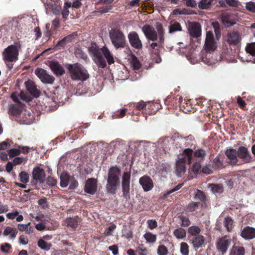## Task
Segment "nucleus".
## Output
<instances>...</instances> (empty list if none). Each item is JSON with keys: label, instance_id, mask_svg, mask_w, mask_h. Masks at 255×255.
<instances>
[{"label": "nucleus", "instance_id": "obj_1", "mask_svg": "<svg viewBox=\"0 0 255 255\" xmlns=\"http://www.w3.org/2000/svg\"><path fill=\"white\" fill-rule=\"evenodd\" d=\"M89 51L92 59L99 67L105 68L107 66L106 61L103 57V54L109 65L115 63L113 54L107 46L99 48L96 46H91L89 48Z\"/></svg>", "mask_w": 255, "mask_h": 255}, {"label": "nucleus", "instance_id": "obj_2", "mask_svg": "<svg viewBox=\"0 0 255 255\" xmlns=\"http://www.w3.org/2000/svg\"><path fill=\"white\" fill-rule=\"evenodd\" d=\"M121 171L120 168L117 166H112L108 170L106 189L108 193L115 194L118 186L119 185V177Z\"/></svg>", "mask_w": 255, "mask_h": 255}, {"label": "nucleus", "instance_id": "obj_3", "mask_svg": "<svg viewBox=\"0 0 255 255\" xmlns=\"http://www.w3.org/2000/svg\"><path fill=\"white\" fill-rule=\"evenodd\" d=\"M67 68L73 80L83 82L89 78V74L87 70L78 63L69 65Z\"/></svg>", "mask_w": 255, "mask_h": 255}, {"label": "nucleus", "instance_id": "obj_4", "mask_svg": "<svg viewBox=\"0 0 255 255\" xmlns=\"http://www.w3.org/2000/svg\"><path fill=\"white\" fill-rule=\"evenodd\" d=\"M193 158V150L187 148L184 150L182 157L180 158L176 164V172L178 177L181 176L185 172L186 164L190 163Z\"/></svg>", "mask_w": 255, "mask_h": 255}, {"label": "nucleus", "instance_id": "obj_5", "mask_svg": "<svg viewBox=\"0 0 255 255\" xmlns=\"http://www.w3.org/2000/svg\"><path fill=\"white\" fill-rule=\"evenodd\" d=\"M21 48L19 42H15L5 48L2 53L3 59L5 63L12 62L18 59L19 51Z\"/></svg>", "mask_w": 255, "mask_h": 255}, {"label": "nucleus", "instance_id": "obj_6", "mask_svg": "<svg viewBox=\"0 0 255 255\" xmlns=\"http://www.w3.org/2000/svg\"><path fill=\"white\" fill-rule=\"evenodd\" d=\"M112 43L116 49L124 48L126 45V36L122 31L119 29H112L109 32Z\"/></svg>", "mask_w": 255, "mask_h": 255}, {"label": "nucleus", "instance_id": "obj_7", "mask_svg": "<svg viewBox=\"0 0 255 255\" xmlns=\"http://www.w3.org/2000/svg\"><path fill=\"white\" fill-rule=\"evenodd\" d=\"M217 42L214 38L213 32L211 31H207L204 50L206 53L211 54L217 49Z\"/></svg>", "mask_w": 255, "mask_h": 255}, {"label": "nucleus", "instance_id": "obj_8", "mask_svg": "<svg viewBox=\"0 0 255 255\" xmlns=\"http://www.w3.org/2000/svg\"><path fill=\"white\" fill-rule=\"evenodd\" d=\"M35 74L44 84H52L55 80L53 76L49 75L46 70L41 68H37Z\"/></svg>", "mask_w": 255, "mask_h": 255}, {"label": "nucleus", "instance_id": "obj_9", "mask_svg": "<svg viewBox=\"0 0 255 255\" xmlns=\"http://www.w3.org/2000/svg\"><path fill=\"white\" fill-rule=\"evenodd\" d=\"M130 179V172L126 170L123 173L122 182L123 196L125 198L129 196Z\"/></svg>", "mask_w": 255, "mask_h": 255}, {"label": "nucleus", "instance_id": "obj_10", "mask_svg": "<svg viewBox=\"0 0 255 255\" xmlns=\"http://www.w3.org/2000/svg\"><path fill=\"white\" fill-rule=\"evenodd\" d=\"M231 243V240L228 236H225L220 239L216 243V247L218 251L222 254L226 253Z\"/></svg>", "mask_w": 255, "mask_h": 255}, {"label": "nucleus", "instance_id": "obj_11", "mask_svg": "<svg viewBox=\"0 0 255 255\" xmlns=\"http://www.w3.org/2000/svg\"><path fill=\"white\" fill-rule=\"evenodd\" d=\"M237 152L238 158L242 160L243 163H249L253 160L252 155L246 147L240 146Z\"/></svg>", "mask_w": 255, "mask_h": 255}, {"label": "nucleus", "instance_id": "obj_12", "mask_svg": "<svg viewBox=\"0 0 255 255\" xmlns=\"http://www.w3.org/2000/svg\"><path fill=\"white\" fill-rule=\"evenodd\" d=\"M130 45L136 48L141 49L142 47L141 41L140 40L137 33L134 31L130 32L128 35Z\"/></svg>", "mask_w": 255, "mask_h": 255}, {"label": "nucleus", "instance_id": "obj_13", "mask_svg": "<svg viewBox=\"0 0 255 255\" xmlns=\"http://www.w3.org/2000/svg\"><path fill=\"white\" fill-rule=\"evenodd\" d=\"M142 31L148 40L152 41H155L157 40L158 36L157 32L154 27L150 25H146L142 27Z\"/></svg>", "mask_w": 255, "mask_h": 255}, {"label": "nucleus", "instance_id": "obj_14", "mask_svg": "<svg viewBox=\"0 0 255 255\" xmlns=\"http://www.w3.org/2000/svg\"><path fill=\"white\" fill-rule=\"evenodd\" d=\"M97 189V179L91 178L88 179L86 182L84 190L90 194H94Z\"/></svg>", "mask_w": 255, "mask_h": 255}, {"label": "nucleus", "instance_id": "obj_15", "mask_svg": "<svg viewBox=\"0 0 255 255\" xmlns=\"http://www.w3.org/2000/svg\"><path fill=\"white\" fill-rule=\"evenodd\" d=\"M226 155L227 157L228 162L229 163L238 165L241 164V162H240L238 159V152L236 149L233 148L227 149L226 151Z\"/></svg>", "mask_w": 255, "mask_h": 255}, {"label": "nucleus", "instance_id": "obj_16", "mask_svg": "<svg viewBox=\"0 0 255 255\" xmlns=\"http://www.w3.org/2000/svg\"><path fill=\"white\" fill-rule=\"evenodd\" d=\"M45 177V173L43 169L39 167H36L33 169L32 178L36 182L40 183H44Z\"/></svg>", "mask_w": 255, "mask_h": 255}, {"label": "nucleus", "instance_id": "obj_17", "mask_svg": "<svg viewBox=\"0 0 255 255\" xmlns=\"http://www.w3.org/2000/svg\"><path fill=\"white\" fill-rule=\"evenodd\" d=\"M139 184L142 187L143 190L145 192L151 190L153 187V183L151 179L146 176L140 178L139 180Z\"/></svg>", "mask_w": 255, "mask_h": 255}, {"label": "nucleus", "instance_id": "obj_18", "mask_svg": "<svg viewBox=\"0 0 255 255\" xmlns=\"http://www.w3.org/2000/svg\"><path fill=\"white\" fill-rule=\"evenodd\" d=\"M189 32L191 35L198 37L201 35V28L200 25L196 22H191L188 26Z\"/></svg>", "mask_w": 255, "mask_h": 255}, {"label": "nucleus", "instance_id": "obj_19", "mask_svg": "<svg viewBox=\"0 0 255 255\" xmlns=\"http://www.w3.org/2000/svg\"><path fill=\"white\" fill-rule=\"evenodd\" d=\"M49 66L53 73L57 76H61L64 73L63 67L56 61H50Z\"/></svg>", "mask_w": 255, "mask_h": 255}, {"label": "nucleus", "instance_id": "obj_20", "mask_svg": "<svg viewBox=\"0 0 255 255\" xmlns=\"http://www.w3.org/2000/svg\"><path fill=\"white\" fill-rule=\"evenodd\" d=\"M241 237L246 240H250L255 238V228L247 226L241 233Z\"/></svg>", "mask_w": 255, "mask_h": 255}, {"label": "nucleus", "instance_id": "obj_21", "mask_svg": "<svg viewBox=\"0 0 255 255\" xmlns=\"http://www.w3.org/2000/svg\"><path fill=\"white\" fill-rule=\"evenodd\" d=\"M27 90L35 98H38L40 95V92L36 88L34 83L31 81L25 82Z\"/></svg>", "mask_w": 255, "mask_h": 255}, {"label": "nucleus", "instance_id": "obj_22", "mask_svg": "<svg viewBox=\"0 0 255 255\" xmlns=\"http://www.w3.org/2000/svg\"><path fill=\"white\" fill-rule=\"evenodd\" d=\"M246 51L247 53L249 54L250 58L246 59L243 60V61H252L255 63V43H252L247 44L246 47Z\"/></svg>", "mask_w": 255, "mask_h": 255}, {"label": "nucleus", "instance_id": "obj_23", "mask_svg": "<svg viewBox=\"0 0 255 255\" xmlns=\"http://www.w3.org/2000/svg\"><path fill=\"white\" fill-rule=\"evenodd\" d=\"M46 12L47 14L52 11L55 14H58L60 12V7L55 2H46L45 4Z\"/></svg>", "mask_w": 255, "mask_h": 255}, {"label": "nucleus", "instance_id": "obj_24", "mask_svg": "<svg viewBox=\"0 0 255 255\" xmlns=\"http://www.w3.org/2000/svg\"><path fill=\"white\" fill-rule=\"evenodd\" d=\"M21 122L23 124L29 125L32 123L33 116L27 111H24L21 114Z\"/></svg>", "mask_w": 255, "mask_h": 255}, {"label": "nucleus", "instance_id": "obj_25", "mask_svg": "<svg viewBox=\"0 0 255 255\" xmlns=\"http://www.w3.org/2000/svg\"><path fill=\"white\" fill-rule=\"evenodd\" d=\"M240 40V37L237 32H231L228 34V42L230 45H236Z\"/></svg>", "mask_w": 255, "mask_h": 255}, {"label": "nucleus", "instance_id": "obj_26", "mask_svg": "<svg viewBox=\"0 0 255 255\" xmlns=\"http://www.w3.org/2000/svg\"><path fill=\"white\" fill-rule=\"evenodd\" d=\"M11 98L16 104L21 103V101H27V97L23 92H21L20 93L17 92L12 93Z\"/></svg>", "mask_w": 255, "mask_h": 255}, {"label": "nucleus", "instance_id": "obj_27", "mask_svg": "<svg viewBox=\"0 0 255 255\" xmlns=\"http://www.w3.org/2000/svg\"><path fill=\"white\" fill-rule=\"evenodd\" d=\"M205 239L202 235H198L193 237L192 240V245L194 248L199 249L204 244Z\"/></svg>", "mask_w": 255, "mask_h": 255}, {"label": "nucleus", "instance_id": "obj_28", "mask_svg": "<svg viewBox=\"0 0 255 255\" xmlns=\"http://www.w3.org/2000/svg\"><path fill=\"white\" fill-rule=\"evenodd\" d=\"M22 108V103L11 104L9 106V113L12 115H17L21 111Z\"/></svg>", "mask_w": 255, "mask_h": 255}, {"label": "nucleus", "instance_id": "obj_29", "mask_svg": "<svg viewBox=\"0 0 255 255\" xmlns=\"http://www.w3.org/2000/svg\"><path fill=\"white\" fill-rule=\"evenodd\" d=\"M233 16V15L232 14H226L222 17V22L225 26L229 27L236 23V20L232 19Z\"/></svg>", "mask_w": 255, "mask_h": 255}, {"label": "nucleus", "instance_id": "obj_30", "mask_svg": "<svg viewBox=\"0 0 255 255\" xmlns=\"http://www.w3.org/2000/svg\"><path fill=\"white\" fill-rule=\"evenodd\" d=\"M245 249L243 247L234 246L230 250L229 255H245Z\"/></svg>", "mask_w": 255, "mask_h": 255}, {"label": "nucleus", "instance_id": "obj_31", "mask_svg": "<svg viewBox=\"0 0 255 255\" xmlns=\"http://www.w3.org/2000/svg\"><path fill=\"white\" fill-rule=\"evenodd\" d=\"M4 236H9L10 239H14L17 234V231L16 229L12 228L10 227H6L3 233Z\"/></svg>", "mask_w": 255, "mask_h": 255}, {"label": "nucleus", "instance_id": "obj_32", "mask_svg": "<svg viewBox=\"0 0 255 255\" xmlns=\"http://www.w3.org/2000/svg\"><path fill=\"white\" fill-rule=\"evenodd\" d=\"M173 234L177 239L183 240L186 237V232L185 229L179 227L174 230Z\"/></svg>", "mask_w": 255, "mask_h": 255}, {"label": "nucleus", "instance_id": "obj_33", "mask_svg": "<svg viewBox=\"0 0 255 255\" xmlns=\"http://www.w3.org/2000/svg\"><path fill=\"white\" fill-rule=\"evenodd\" d=\"M194 198L195 200L200 201L201 203V205L202 207H204L206 206V198L205 194L200 190H197V192L196 193Z\"/></svg>", "mask_w": 255, "mask_h": 255}, {"label": "nucleus", "instance_id": "obj_34", "mask_svg": "<svg viewBox=\"0 0 255 255\" xmlns=\"http://www.w3.org/2000/svg\"><path fill=\"white\" fill-rule=\"evenodd\" d=\"M72 177L66 173L63 172L60 175V186L64 188L67 186Z\"/></svg>", "mask_w": 255, "mask_h": 255}, {"label": "nucleus", "instance_id": "obj_35", "mask_svg": "<svg viewBox=\"0 0 255 255\" xmlns=\"http://www.w3.org/2000/svg\"><path fill=\"white\" fill-rule=\"evenodd\" d=\"M155 26L158 34L159 43L162 44L164 40V30L162 24L160 23H156Z\"/></svg>", "mask_w": 255, "mask_h": 255}, {"label": "nucleus", "instance_id": "obj_36", "mask_svg": "<svg viewBox=\"0 0 255 255\" xmlns=\"http://www.w3.org/2000/svg\"><path fill=\"white\" fill-rule=\"evenodd\" d=\"M79 223V219L76 218H69L65 220L64 224L67 226L75 229Z\"/></svg>", "mask_w": 255, "mask_h": 255}, {"label": "nucleus", "instance_id": "obj_37", "mask_svg": "<svg viewBox=\"0 0 255 255\" xmlns=\"http://www.w3.org/2000/svg\"><path fill=\"white\" fill-rule=\"evenodd\" d=\"M182 31V27L179 23L174 21L170 23L169 27V33L172 34L177 31Z\"/></svg>", "mask_w": 255, "mask_h": 255}, {"label": "nucleus", "instance_id": "obj_38", "mask_svg": "<svg viewBox=\"0 0 255 255\" xmlns=\"http://www.w3.org/2000/svg\"><path fill=\"white\" fill-rule=\"evenodd\" d=\"M17 227L19 231H24L27 234H30L33 232V230L30 223L27 224H19Z\"/></svg>", "mask_w": 255, "mask_h": 255}, {"label": "nucleus", "instance_id": "obj_39", "mask_svg": "<svg viewBox=\"0 0 255 255\" xmlns=\"http://www.w3.org/2000/svg\"><path fill=\"white\" fill-rule=\"evenodd\" d=\"M213 0H201L198 3V6L200 9H207L211 6Z\"/></svg>", "mask_w": 255, "mask_h": 255}, {"label": "nucleus", "instance_id": "obj_40", "mask_svg": "<svg viewBox=\"0 0 255 255\" xmlns=\"http://www.w3.org/2000/svg\"><path fill=\"white\" fill-rule=\"evenodd\" d=\"M38 246L41 249L45 251H49L51 247V244L47 243L43 239H40L38 241Z\"/></svg>", "mask_w": 255, "mask_h": 255}, {"label": "nucleus", "instance_id": "obj_41", "mask_svg": "<svg viewBox=\"0 0 255 255\" xmlns=\"http://www.w3.org/2000/svg\"><path fill=\"white\" fill-rule=\"evenodd\" d=\"M71 6V2H65L64 3V7L62 10L61 13L62 15V17L64 19H66L69 15V11L68 10V8Z\"/></svg>", "mask_w": 255, "mask_h": 255}, {"label": "nucleus", "instance_id": "obj_42", "mask_svg": "<svg viewBox=\"0 0 255 255\" xmlns=\"http://www.w3.org/2000/svg\"><path fill=\"white\" fill-rule=\"evenodd\" d=\"M200 228L197 226H192L189 228L188 233L193 237H195L199 235V234L200 233Z\"/></svg>", "mask_w": 255, "mask_h": 255}, {"label": "nucleus", "instance_id": "obj_43", "mask_svg": "<svg viewBox=\"0 0 255 255\" xmlns=\"http://www.w3.org/2000/svg\"><path fill=\"white\" fill-rule=\"evenodd\" d=\"M211 189L214 193H221L224 191L223 186L221 184H212Z\"/></svg>", "mask_w": 255, "mask_h": 255}, {"label": "nucleus", "instance_id": "obj_44", "mask_svg": "<svg viewBox=\"0 0 255 255\" xmlns=\"http://www.w3.org/2000/svg\"><path fill=\"white\" fill-rule=\"evenodd\" d=\"M18 177L20 181L22 182L27 183L29 182V175L25 171L21 172L18 175Z\"/></svg>", "mask_w": 255, "mask_h": 255}, {"label": "nucleus", "instance_id": "obj_45", "mask_svg": "<svg viewBox=\"0 0 255 255\" xmlns=\"http://www.w3.org/2000/svg\"><path fill=\"white\" fill-rule=\"evenodd\" d=\"M233 221L230 217H226L225 218L224 225L227 231L230 232L233 228Z\"/></svg>", "mask_w": 255, "mask_h": 255}, {"label": "nucleus", "instance_id": "obj_46", "mask_svg": "<svg viewBox=\"0 0 255 255\" xmlns=\"http://www.w3.org/2000/svg\"><path fill=\"white\" fill-rule=\"evenodd\" d=\"M180 253L182 255H189V246L186 243H181L180 244Z\"/></svg>", "mask_w": 255, "mask_h": 255}, {"label": "nucleus", "instance_id": "obj_47", "mask_svg": "<svg viewBox=\"0 0 255 255\" xmlns=\"http://www.w3.org/2000/svg\"><path fill=\"white\" fill-rule=\"evenodd\" d=\"M144 237L147 242L154 243L156 240V235L150 233H146L144 234Z\"/></svg>", "mask_w": 255, "mask_h": 255}, {"label": "nucleus", "instance_id": "obj_48", "mask_svg": "<svg viewBox=\"0 0 255 255\" xmlns=\"http://www.w3.org/2000/svg\"><path fill=\"white\" fill-rule=\"evenodd\" d=\"M179 218L180 220V225L181 226L186 227L190 225V222L187 217L180 215L179 216Z\"/></svg>", "mask_w": 255, "mask_h": 255}, {"label": "nucleus", "instance_id": "obj_49", "mask_svg": "<svg viewBox=\"0 0 255 255\" xmlns=\"http://www.w3.org/2000/svg\"><path fill=\"white\" fill-rule=\"evenodd\" d=\"M22 152L21 149L19 148H12L7 151V153L10 157H14L18 155Z\"/></svg>", "mask_w": 255, "mask_h": 255}, {"label": "nucleus", "instance_id": "obj_50", "mask_svg": "<svg viewBox=\"0 0 255 255\" xmlns=\"http://www.w3.org/2000/svg\"><path fill=\"white\" fill-rule=\"evenodd\" d=\"M206 155V152L202 149H198L195 151L194 156L196 157L200 158L203 159Z\"/></svg>", "mask_w": 255, "mask_h": 255}, {"label": "nucleus", "instance_id": "obj_51", "mask_svg": "<svg viewBox=\"0 0 255 255\" xmlns=\"http://www.w3.org/2000/svg\"><path fill=\"white\" fill-rule=\"evenodd\" d=\"M116 225L115 224H112L110 226H109L107 229H106L105 231V235L106 236H110L113 235V231L116 229Z\"/></svg>", "mask_w": 255, "mask_h": 255}, {"label": "nucleus", "instance_id": "obj_52", "mask_svg": "<svg viewBox=\"0 0 255 255\" xmlns=\"http://www.w3.org/2000/svg\"><path fill=\"white\" fill-rule=\"evenodd\" d=\"M246 9L251 12H255V2L253 1H249L246 3L245 6Z\"/></svg>", "mask_w": 255, "mask_h": 255}, {"label": "nucleus", "instance_id": "obj_53", "mask_svg": "<svg viewBox=\"0 0 255 255\" xmlns=\"http://www.w3.org/2000/svg\"><path fill=\"white\" fill-rule=\"evenodd\" d=\"M168 253L166 247L164 245H160L157 249V254L158 255H167Z\"/></svg>", "mask_w": 255, "mask_h": 255}, {"label": "nucleus", "instance_id": "obj_54", "mask_svg": "<svg viewBox=\"0 0 255 255\" xmlns=\"http://www.w3.org/2000/svg\"><path fill=\"white\" fill-rule=\"evenodd\" d=\"M212 25L214 29V32L216 35L217 39L220 37V33L219 30V24L218 22H212Z\"/></svg>", "mask_w": 255, "mask_h": 255}, {"label": "nucleus", "instance_id": "obj_55", "mask_svg": "<svg viewBox=\"0 0 255 255\" xmlns=\"http://www.w3.org/2000/svg\"><path fill=\"white\" fill-rule=\"evenodd\" d=\"M201 170V164L198 162H195L192 167V171L194 174H197Z\"/></svg>", "mask_w": 255, "mask_h": 255}, {"label": "nucleus", "instance_id": "obj_56", "mask_svg": "<svg viewBox=\"0 0 255 255\" xmlns=\"http://www.w3.org/2000/svg\"><path fill=\"white\" fill-rule=\"evenodd\" d=\"M112 9L111 5H106L100 7L98 11L101 13H105L109 12Z\"/></svg>", "mask_w": 255, "mask_h": 255}, {"label": "nucleus", "instance_id": "obj_57", "mask_svg": "<svg viewBox=\"0 0 255 255\" xmlns=\"http://www.w3.org/2000/svg\"><path fill=\"white\" fill-rule=\"evenodd\" d=\"M200 202H192L189 204L188 210L190 212L194 211L200 205Z\"/></svg>", "mask_w": 255, "mask_h": 255}, {"label": "nucleus", "instance_id": "obj_58", "mask_svg": "<svg viewBox=\"0 0 255 255\" xmlns=\"http://www.w3.org/2000/svg\"><path fill=\"white\" fill-rule=\"evenodd\" d=\"M214 166L216 168H219L223 165L222 161L219 157H216L213 160Z\"/></svg>", "mask_w": 255, "mask_h": 255}, {"label": "nucleus", "instance_id": "obj_59", "mask_svg": "<svg viewBox=\"0 0 255 255\" xmlns=\"http://www.w3.org/2000/svg\"><path fill=\"white\" fill-rule=\"evenodd\" d=\"M136 250L138 255H148L147 250L146 248H143L142 245L137 248Z\"/></svg>", "mask_w": 255, "mask_h": 255}, {"label": "nucleus", "instance_id": "obj_60", "mask_svg": "<svg viewBox=\"0 0 255 255\" xmlns=\"http://www.w3.org/2000/svg\"><path fill=\"white\" fill-rule=\"evenodd\" d=\"M71 36H68L64 38H63L62 40L59 41L57 43V46H63L65 44L66 42H68L71 40Z\"/></svg>", "mask_w": 255, "mask_h": 255}, {"label": "nucleus", "instance_id": "obj_61", "mask_svg": "<svg viewBox=\"0 0 255 255\" xmlns=\"http://www.w3.org/2000/svg\"><path fill=\"white\" fill-rule=\"evenodd\" d=\"M19 214L17 210H14L12 212L8 213L6 214V217L10 220H13Z\"/></svg>", "mask_w": 255, "mask_h": 255}, {"label": "nucleus", "instance_id": "obj_62", "mask_svg": "<svg viewBox=\"0 0 255 255\" xmlns=\"http://www.w3.org/2000/svg\"><path fill=\"white\" fill-rule=\"evenodd\" d=\"M11 248V245L8 243H4L1 246V251L5 253H8L9 250Z\"/></svg>", "mask_w": 255, "mask_h": 255}, {"label": "nucleus", "instance_id": "obj_63", "mask_svg": "<svg viewBox=\"0 0 255 255\" xmlns=\"http://www.w3.org/2000/svg\"><path fill=\"white\" fill-rule=\"evenodd\" d=\"M225 1L227 4L233 7H237L239 3L238 0H225Z\"/></svg>", "mask_w": 255, "mask_h": 255}, {"label": "nucleus", "instance_id": "obj_64", "mask_svg": "<svg viewBox=\"0 0 255 255\" xmlns=\"http://www.w3.org/2000/svg\"><path fill=\"white\" fill-rule=\"evenodd\" d=\"M69 188L71 189H73L76 188L78 186V182L74 179V178L72 177L70 181H69Z\"/></svg>", "mask_w": 255, "mask_h": 255}]
</instances>
